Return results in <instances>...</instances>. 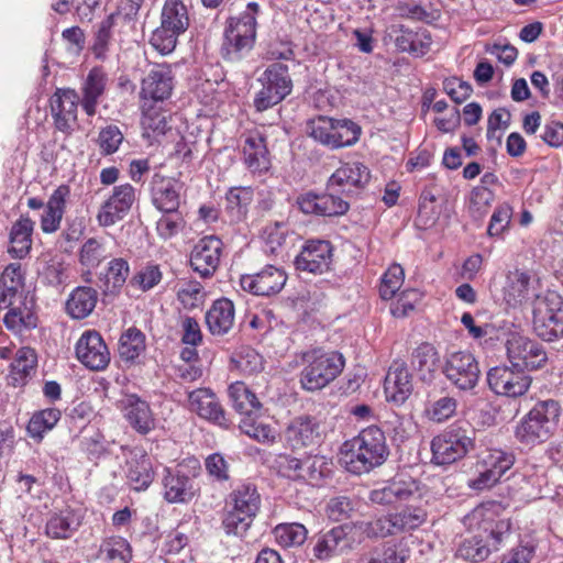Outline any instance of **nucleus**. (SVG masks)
I'll list each match as a JSON object with an SVG mask.
<instances>
[{
	"instance_id": "obj_1",
	"label": "nucleus",
	"mask_w": 563,
	"mask_h": 563,
	"mask_svg": "<svg viewBox=\"0 0 563 563\" xmlns=\"http://www.w3.org/2000/svg\"><path fill=\"white\" fill-rule=\"evenodd\" d=\"M498 505L488 503L472 510L467 519L478 530L489 534L492 544L484 543L477 536L464 539L456 551L459 558L474 563L483 562L489 556L492 550L497 551L509 537L511 523L509 519H498Z\"/></svg>"
},
{
	"instance_id": "obj_2",
	"label": "nucleus",
	"mask_w": 563,
	"mask_h": 563,
	"mask_svg": "<svg viewBox=\"0 0 563 563\" xmlns=\"http://www.w3.org/2000/svg\"><path fill=\"white\" fill-rule=\"evenodd\" d=\"M388 454L385 433L380 428L371 426L342 444L340 462L350 473L364 474L380 466Z\"/></svg>"
},
{
	"instance_id": "obj_3",
	"label": "nucleus",
	"mask_w": 563,
	"mask_h": 563,
	"mask_svg": "<svg viewBox=\"0 0 563 563\" xmlns=\"http://www.w3.org/2000/svg\"><path fill=\"white\" fill-rule=\"evenodd\" d=\"M258 11L260 5L256 2H250L240 15L228 20L221 47L225 60L240 62L251 53L256 38Z\"/></svg>"
},
{
	"instance_id": "obj_4",
	"label": "nucleus",
	"mask_w": 563,
	"mask_h": 563,
	"mask_svg": "<svg viewBox=\"0 0 563 563\" xmlns=\"http://www.w3.org/2000/svg\"><path fill=\"white\" fill-rule=\"evenodd\" d=\"M476 430L467 421H456L431 441L432 462L450 465L475 449Z\"/></svg>"
},
{
	"instance_id": "obj_5",
	"label": "nucleus",
	"mask_w": 563,
	"mask_h": 563,
	"mask_svg": "<svg viewBox=\"0 0 563 563\" xmlns=\"http://www.w3.org/2000/svg\"><path fill=\"white\" fill-rule=\"evenodd\" d=\"M561 416L558 401L548 399L537 402L516 428L517 440L526 445L547 441L554 431Z\"/></svg>"
},
{
	"instance_id": "obj_6",
	"label": "nucleus",
	"mask_w": 563,
	"mask_h": 563,
	"mask_svg": "<svg viewBox=\"0 0 563 563\" xmlns=\"http://www.w3.org/2000/svg\"><path fill=\"white\" fill-rule=\"evenodd\" d=\"M302 358L306 365L300 375V383L308 391L325 387L341 374L345 365L343 355L335 351L316 349L306 352Z\"/></svg>"
},
{
	"instance_id": "obj_7",
	"label": "nucleus",
	"mask_w": 563,
	"mask_h": 563,
	"mask_svg": "<svg viewBox=\"0 0 563 563\" xmlns=\"http://www.w3.org/2000/svg\"><path fill=\"white\" fill-rule=\"evenodd\" d=\"M223 528L228 534L242 536L251 527L261 506V496L252 484L238 486L229 497Z\"/></svg>"
},
{
	"instance_id": "obj_8",
	"label": "nucleus",
	"mask_w": 563,
	"mask_h": 563,
	"mask_svg": "<svg viewBox=\"0 0 563 563\" xmlns=\"http://www.w3.org/2000/svg\"><path fill=\"white\" fill-rule=\"evenodd\" d=\"M533 331L543 341L563 336V298L552 290L537 296L533 302Z\"/></svg>"
},
{
	"instance_id": "obj_9",
	"label": "nucleus",
	"mask_w": 563,
	"mask_h": 563,
	"mask_svg": "<svg viewBox=\"0 0 563 563\" xmlns=\"http://www.w3.org/2000/svg\"><path fill=\"white\" fill-rule=\"evenodd\" d=\"M427 511L419 506H406L395 512L378 517L365 525L364 533L369 538H385L418 529L427 520Z\"/></svg>"
},
{
	"instance_id": "obj_10",
	"label": "nucleus",
	"mask_w": 563,
	"mask_h": 563,
	"mask_svg": "<svg viewBox=\"0 0 563 563\" xmlns=\"http://www.w3.org/2000/svg\"><path fill=\"white\" fill-rule=\"evenodd\" d=\"M442 373L455 388L463 391L474 389L481 377L479 364L468 351L448 352Z\"/></svg>"
},
{
	"instance_id": "obj_11",
	"label": "nucleus",
	"mask_w": 563,
	"mask_h": 563,
	"mask_svg": "<svg viewBox=\"0 0 563 563\" xmlns=\"http://www.w3.org/2000/svg\"><path fill=\"white\" fill-rule=\"evenodd\" d=\"M258 80L262 89L254 98V107L257 111H265L279 103L291 91V79L286 65L278 63L271 65Z\"/></svg>"
},
{
	"instance_id": "obj_12",
	"label": "nucleus",
	"mask_w": 563,
	"mask_h": 563,
	"mask_svg": "<svg viewBox=\"0 0 563 563\" xmlns=\"http://www.w3.org/2000/svg\"><path fill=\"white\" fill-rule=\"evenodd\" d=\"M515 463L511 452L500 449L487 450L479 456L478 475L470 479L468 486L475 490H484L497 484Z\"/></svg>"
},
{
	"instance_id": "obj_13",
	"label": "nucleus",
	"mask_w": 563,
	"mask_h": 563,
	"mask_svg": "<svg viewBox=\"0 0 563 563\" xmlns=\"http://www.w3.org/2000/svg\"><path fill=\"white\" fill-rule=\"evenodd\" d=\"M487 382L495 394L516 398L528 391L531 377L514 365L496 366L487 373Z\"/></svg>"
},
{
	"instance_id": "obj_14",
	"label": "nucleus",
	"mask_w": 563,
	"mask_h": 563,
	"mask_svg": "<svg viewBox=\"0 0 563 563\" xmlns=\"http://www.w3.org/2000/svg\"><path fill=\"white\" fill-rule=\"evenodd\" d=\"M507 356L511 365L521 369H537L547 362L542 346L529 338L511 334L506 343Z\"/></svg>"
},
{
	"instance_id": "obj_15",
	"label": "nucleus",
	"mask_w": 563,
	"mask_h": 563,
	"mask_svg": "<svg viewBox=\"0 0 563 563\" xmlns=\"http://www.w3.org/2000/svg\"><path fill=\"white\" fill-rule=\"evenodd\" d=\"M78 361L91 371H103L110 363V351L99 332L85 331L76 343Z\"/></svg>"
},
{
	"instance_id": "obj_16",
	"label": "nucleus",
	"mask_w": 563,
	"mask_h": 563,
	"mask_svg": "<svg viewBox=\"0 0 563 563\" xmlns=\"http://www.w3.org/2000/svg\"><path fill=\"white\" fill-rule=\"evenodd\" d=\"M223 243L216 235L201 238L190 253V265L201 277L212 276L220 265Z\"/></svg>"
},
{
	"instance_id": "obj_17",
	"label": "nucleus",
	"mask_w": 563,
	"mask_h": 563,
	"mask_svg": "<svg viewBox=\"0 0 563 563\" xmlns=\"http://www.w3.org/2000/svg\"><path fill=\"white\" fill-rule=\"evenodd\" d=\"M135 200V189L130 184L115 186L112 194L103 201L97 214L101 227H110L122 220Z\"/></svg>"
},
{
	"instance_id": "obj_18",
	"label": "nucleus",
	"mask_w": 563,
	"mask_h": 563,
	"mask_svg": "<svg viewBox=\"0 0 563 563\" xmlns=\"http://www.w3.org/2000/svg\"><path fill=\"white\" fill-rule=\"evenodd\" d=\"M320 421L311 416L294 418L285 430V441L294 450L319 444L323 438Z\"/></svg>"
},
{
	"instance_id": "obj_19",
	"label": "nucleus",
	"mask_w": 563,
	"mask_h": 563,
	"mask_svg": "<svg viewBox=\"0 0 563 563\" xmlns=\"http://www.w3.org/2000/svg\"><path fill=\"white\" fill-rule=\"evenodd\" d=\"M49 103L56 129L70 133L77 122L78 93L74 89L58 88L52 95Z\"/></svg>"
},
{
	"instance_id": "obj_20",
	"label": "nucleus",
	"mask_w": 563,
	"mask_h": 563,
	"mask_svg": "<svg viewBox=\"0 0 563 563\" xmlns=\"http://www.w3.org/2000/svg\"><path fill=\"white\" fill-rule=\"evenodd\" d=\"M187 407L200 418L220 427L229 426L224 410L210 388H197L187 393Z\"/></svg>"
},
{
	"instance_id": "obj_21",
	"label": "nucleus",
	"mask_w": 563,
	"mask_h": 563,
	"mask_svg": "<svg viewBox=\"0 0 563 563\" xmlns=\"http://www.w3.org/2000/svg\"><path fill=\"white\" fill-rule=\"evenodd\" d=\"M119 408L129 426L140 434H147L156 428L155 416L147 401L130 394L119 401Z\"/></svg>"
},
{
	"instance_id": "obj_22",
	"label": "nucleus",
	"mask_w": 563,
	"mask_h": 563,
	"mask_svg": "<svg viewBox=\"0 0 563 563\" xmlns=\"http://www.w3.org/2000/svg\"><path fill=\"white\" fill-rule=\"evenodd\" d=\"M183 189L181 180L156 173L151 181L152 202L164 213L176 212Z\"/></svg>"
},
{
	"instance_id": "obj_23",
	"label": "nucleus",
	"mask_w": 563,
	"mask_h": 563,
	"mask_svg": "<svg viewBox=\"0 0 563 563\" xmlns=\"http://www.w3.org/2000/svg\"><path fill=\"white\" fill-rule=\"evenodd\" d=\"M332 262V246L323 240L308 241L295 258L298 271L312 274L328 272Z\"/></svg>"
},
{
	"instance_id": "obj_24",
	"label": "nucleus",
	"mask_w": 563,
	"mask_h": 563,
	"mask_svg": "<svg viewBox=\"0 0 563 563\" xmlns=\"http://www.w3.org/2000/svg\"><path fill=\"white\" fill-rule=\"evenodd\" d=\"M369 178V170L364 164L360 162L344 163L331 175L327 188L349 195L364 188Z\"/></svg>"
},
{
	"instance_id": "obj_25",
	"label": "nucleus",
	"mask_w": 563,
	"mask_h": 563,
	"mask_svg": "<svg viewBox=\"0 0 563 563\" xmlns=\"http://www.w3.org/2000/svg\"><path fill=\"white\" fill-rule=\"evenodd\" d=\"M287 280L286 273L273 265L265 266L261 272L241 277L243 290L256 296H271L279 292Z\"/></svg>"
},
{
	"instance_id": "obj_26",
	"label": "nucleus",
	"mask_w": 563,
	"mask_h": 563,
	"mask_svg": "<svg viewBox=\"0 0 563 563\" xmlns=\"http://www.w3.org/2000/svg\"><path fill=\"white\" fill-rule=\"evenodd\" d=\"M163 496L170 504H187L191 501L199 492L195 479L185 475L179 470L166 467L162 479Z\"/></svg>"
},
{
	"instance_id": "obj_27",
	"label": "nucleus",
	"mask_w": 563,
	"mask_h": 563,
	"mask_svg": "<svg viewBox=\"0 0 563 563\" xmlns=\"http://www.w3.org/2000/svg\"><path fill=\"white\" fill-rule=\"evenodd\" d=\"M418 483L410 476L399 474L379 487L374 488L369 499L379 505H391L408 500L418 493Z\"/></svg>"
},
{
	"instance_id": "obj_28",
	"label": "nucleus",
	"mask_w": 563,
	"mask_h": 563,
	"mask_svg": "<svg viewBox=\"0 0 563 563\" xmlns=\"http://www.w3.org/2000/svg\"><path fill=\"white\" fill-rule=\"evenodd\" d=\"M174 89V77L166 65H157L143 78L141 97L144 100L163 101L170 97Z\"/></svg>"
},
{
	"instance_id": "obj_29",
	"label": "nucleus",
	"mask_w": 563,
	"mask_h": 563,
	"mask_svg": "<svg viewBox=\"0 0 563 563\" xmlns=\"http://www.w3.org/2000/svg\"><path fill=\"white\" fill-rule=\"evenodd\" d=\"M411 375L402 361H396L389 367L384 382L386 399L397 405L404 404L412 393Z\"/></svg>"
},
{
	"instance_id": "obj_30",
	"label": "nucleus",
	"mask_w": 563,
	"mask_h": 563,
	"mask_svg": "<svg viewBox=\"0 0 563 563\" xmlns=\"http://www.w3.org/2000/svg\"><path fill=\"white\" fill-rule=\"evenodd\" d=\"M206 323L212 334H227L235 323L233 301L228 298H220L213 301L206 313Z\"/></svg>"
},
{
	"instance_id": "obj_31",
	"label": "nucleus",
	"mask_w": 563,
	"mask_h": 563,
	"mask_svg": "<svg viewBox=\"0 0 563 563\" xmlns=\"http://www.w3.org/2000/svg\"><path fill=\"white\" fill-rule=\"evenodd\" d=\"M244 163L253 174L262 175L269 170L271 159L265 139L260 134H251L246 137L244 147Z\"/></svg>"
},
{
	"instance_id": "obj_32",
	"label": "nucleus",
	"mask_w": 563,
	"mask_h": 563,
	"mask_svg": "<svg viewBox=\"0 0 563 563\" xmlns=\"http://www.w3.org/2000/svg\"><path fill=\"white\" fill-rule=\"evenodd\" d=\"M34 222L25 216L13 223L9 232L8 253L13 258H24L32 246Z\"/></svg>"
},
{
	"instance_id": "obj_33",
	"label": "nucleus",
	"mask_w": 563,
	"mask_h": 563,
	"mask_svg": "<svg viewBox=\"0 0 563 563\" xmlns=\"http://www.w3.org/2000/svg\"><path fill=\"white\" fill-rule=\"evenodd\" d=\"M439 363V353L430 343H422L412 351L411 367L423 382L430 383L433 380Z\"/></svg>"
},
{
	"instance_id": "obj_34",
	"label": "nucleus",
	"mask_w": 563,
	"mask_h": 563,
	"mask_svg": "<svg viewBox=\"0 0 563 563\" xmlns=\"http://www.w3.org/2000/svg\"><path fill=\"white\" fill-rule=\"evenodd\" d=\"M69 187L62 185L51 195L44 214L41 218V229L45 233L56 232L63 219L66 198L69 196Z\"/></svg>"
},
{
	"instance_id": "obj_35",
	"label": "nucleus",
	"mask_w": 563,
	"mask_h": 563,
	"mask_svg": "<svg viewBox=\"0 0 563 563\" xmlns=\"http://www.w3.org/2000/svg\"><path fill=\"white\" fill-rule=\"evenodd\" d=\"M106 85V74L100 68H92L81 87L82 98L80 103L87 115L96 114L99 98L103 95Z\"/></svg>"
},
{
	"instance_id": "obj_36",
	"label": "nucleus",
	"mask_w": 563,
	"mask_h": 563,
	"mask_svg": "<svg viewBox=\"0 0 563 563\" xmlns=\"http://www.w3.org/2000/svg\"><path fill=\"white\" fill-rule=\"evenodd\" d=\"M349 548V539L342 527H335L318 537L313 555L319 560H328L342 554Z\"/></svg>"
},
{
	"instance_id": "obj_37",
	"label": "nucleus",
	"mask_w": 563,
	"mask_h": 563,
	"mask_svg": "<svg viewBox=\"0 0 563 563\" xmlns=\"http://www.w3.org/2000/svg\"><path fill=\"white\" fill-rule=\"evenodd\" d=\"M98 301V292L92 287L79 286L68 296L66 312L73 319H84L95 309Z\"/></svg>"
},
{
	"instance_id": "obj_38",
	"label": "nucleus",
	"mask_w": 563,
	"mask_h": 563,
	"mask_svg": "<svg viewBox=\"0 0 563 563\" xmlns=\"http://www.w3.org/2000/svg\"><path fill=\"white\" fill-rule=\"evenodd\" d=\"M80 526L79 518L71 509L53 514L45 527L46 536L52 539H68Z\"/></svg>"
},
{
	"instance_id": "obj_39",
	"label": "nucleus",
	"mask_w": 563,
	"mask_h": 563,
	"mask_svg": "<svg viewBox=\"0 0 563 563\" xmlns=\"http://www.w3.org/2000/svg\"><path fill=\"white\" fill-rule=\"evenodd\" d=\"M530 276L516 269L509 272L503 287L504 299L509 306H517L529 298Z\"/></svg>"
},
{
	"instance_id": "obj_40",
	"label": "nucleus",
	"mask_w": 563,
	"mask_h": 563,
	"mask_svg": "<svg viewBox=\"0 0 563 563\" xmlns=\"http://www.w3.org/2000/svg\"><path fill=\"white\" fill-rule=\"evenodd\" d=\"M163 278L158 264L147 262L140 265L128 282L129 291L146 292L157 286Z\"/></svg>"
},
{
	"instance_id": "obj_41",
	"label": "nucleus",
	"mask_w": 563,
	"mask_h": 563,
	"mask_svg": "<svg viewBox=\"0 0 563 563\" xmlns=\"http://www.w3.org/2000/svg\"><path fill=\"white\" fill-rule=\"evenodd\" d=\"M228 393L233 408L241 415L252 417L253 413L261 409V402L257 397L244 383H232L229 386Z\"/></svg>"
},
{
	"instance_id": "obj_42",
	"label": "nucleus",
	"mask_w": 563,
	"mask_h": 563,
	"mask_svg": "<svg viewBox=\"0 0 563 563\" xmlns=\"http://www.w3.org/2000/svg\"><path fill=\"white\" fill-rule=\"evenodd\" d=\"M225 201V210L230 219L241 221L253 201V190L250 187H233L227 192Z\"/></svg>"
},
{
	"instance_id": "obj_43",
	"label": "nucleus",
	"mask_w": 563,
	"mask_h": 563,
	"mask_svg": "<svg viewBox=\"0 0 563 563\" xmlns=\"http://www.w3.org/2000/svg\"><path fill=\"white\" fill-rule=\"evenodd\" d=\"M161 23L167 29L183 34L189 26L186 5L180 0H166L162 10Z\"/></svg>"
},
{
	"instance_id": "obj_44",
	"label": "nucleus",
	"mask_w": 563,
	"mask_h": 563,
	"mask_svg": "<svg viewBox=\"0 0 563 563\" xmlns=\"http://www.w3.org/2000/svg\"><path fill=\"white\" fill-rule=\"evenodd\" d=\"M0 285L3 289L0 295V308H7L13 303L12 298L23 285L21 264H9L0 277Z\"/></svg>"
},
{
	"instance_id": "obj_45",
	"label": "nucleus",
	"mask_w": 563,
	"mask_h": 563,
	"mask_svg": "<svg viewBox=\"0 0 563 563\" xmlns=\"http://www.w3.org/2000/svg\"><path fill=\"white\" fill-rule=\"evenodd\" d=\"M457 399L445 395L434 400H429L424 407V417L434 423H444L456 415Z\"/></svg>"
},
{
	"instance_id": "obj_46",
	"label": "nucleus",
	"mask_w": 563,
	"mask_h": 563,
	"mask_svg": "<svg viewBox=\"0 0 563 563\" xmlns=\"http://www.w3.org/2000/svg\"><path fill=\"white\" fill-rule=\"evenodd\" d=\"M307 132L313 140L333 150L338 133L336 119L322 115L312 119L307 124Z\"/></svg>"
},
{
	"instance_id": "obj_47",
	"label": "nucleus",
	"mask_w": 563,
	"mask_h": 563,
	"mask_svg": "<svg viewBox=\"0 0 563 563\" xmlns=\"http://www.w3.org/2000/svg\"><path fill=\"white\" fill-rule=\"evenodd\" d=\"M60 419V411L47 408L35 412L29 421L27 432L31 438L42 440L44 433L52 430Z\"/></svg>"
},
{
	"instance_id": "obj_48",
	"label": "nucleus",
	"mask_w": 563,
	"mask_h": 563,
	"mask_svg": "<svg viewBox=\"0 0 563 563\" xmlns=\"http://www.w3.org/2000/svg\"><path fill=\"white\" fill-rule=\"evenodd\" d=\"M129 274L130 266L124 258L110 261L104 276V292L117 294L126 283Z\"/></svg>"
},
{
	"instance_id": "obj_49",
	"label": "nucleus",
	"mask_w": 563,
	"mask_h": 563,
	"mask_svg": "<svg viewBox=\"0 0 563 563\" xmlns=\"http://www.w3.org/2000/svg\"><path fill=\"white\" fill-rule=\"evenodd\" d=\"M274 536L277 543L284 548L299 547L306 541L308 530L298 522L279 523L274 529Z\"/></svg>"
},
{
	"instance_id": "obj_50",
	"label": "nucleus",
	"mask_w": 563,
	"mask_h": 563,
	"mask_svg": "<svg viewBox=\"0 0 563 563\" xmlns=\"http://www.w3.org/2000/svg\"><path fill=\"white\" fill-rule=\"evenodd\" d=\"M145 350V336L135 329H128L120 338L119 353L125 361H133Z\"/></svg>"
},
{
	"instance_id": "obj_51",
	"label": "nucleus",
	"mask_w": 563,
	"mask_h": 563,
	"mask_svg": "<svg viewBox=\"0 0 563 563\" xmlns=\"http://www.w3.org/2000/svg\"><path fill=\"white\" fill-rule=\"evenodd\" d=\"M100 552L109 563H129L132 556L130 544L121 537L104 540L100 547Z\"/></svg>"
},
{
	"instance_id": "obj_52",
	"label": "nucleus",
	"mask_w": 563,
	"mask_h": 563,
	"mask_svg": "<svg viewBox=\"0 0 563 563\" xmlns=\"http://www.w3.org/2000/svg\"><path fill=\"white\" fill-rule=\"evenodd\" d=\"M240 429L250 438H253L262 443H274L277 437V432L273 427L260 422L252 417H244L240 421Z\"/></svg>"
},
{
	"instance_id": "obj_53",
	"label": "nucleus",
	"mask_w": 563,
	"mask_h": 563,
	"mask_svg": "<svg viewBox=\"0 0 563 563\" xmlns=\"http://www.w3.org/2000/svg\"><path fill=\"white\" fill-rule=\"evenodd\" d=\"M235 367L245 375H252L263 368V357L252 347H241L232 357Z\"/></svg>"
},
{
	"instance_id": "obj_54",
	"label": "nucleus",
	"mask_w": 563,
	"mask_h": 563,
	"mask_svg": "<svg viewBox=\"0 0 563 563\" xmlns=\"http://www.w3.org/2000/svg\"><path fill=\"white\" fill-rule=\"evenodd\" d=\"M336 130L333 150L356 144L362 134V128L350 119H336Z\"/></svg>"
},
{
	"instance_id": "obj_55",
	"label": "nucleus",
	"mask_w": 563,
	"mask_h": 563,
	"mask_svg": "<svg viewBox=\"0 0 563 563\" xmlns=\"http://www.w3.org/2000/svg\"><path fill=\"white\" fill-rule=\"evenodd\" d=\"M396 12L400 18L426 23H430L438 18V12L435 10L429 9L413 1H399L396 5Z\"/></svg>"
},
{
	"instance_id": "obj_56",
	"label": "nucleus",
	"mask_w": 563,
	"mask_h": 563,
	"mask_svg": "<svg viewBox=\"0 0 563 563\" xmlns=\"http://www.w3.org/2000/svg\"><path fill=\"white\" fill-rule=\"evenodd\" d=\"M180 33L161 25L152 33L150 44L162 55H167L176 48Z\"/></svg>"
},
{
	"instance_id": "obj_57",
	"label": "nucleus",
	"mask_w": 563,
	"mask_h": 563,
	"mask_svg": "<svg viewBox=\"0 0 563 563\" xmlns=\"http://www.w3.org/2000/svg\"><path fill=\"white\" fill-rule=\"evenodd\" d=\"M404 269L400 265H391L382 277L379 295L384 300L391 299L404 284Z\"/></svg>"
},
{
	"instance_id": "obj_58",
	"label": "nucleus",
	"mask_w": 563,
	"mask_h": 563,
	"mask_svg": "<svg viewBox=\"0 0 563 563\" xmlns=\"http://www.w3.org/2000/svg\"><path fill=\"white\" fill-rule=\"evenodd\" d=\"M306 471L308 483L319 485L332 472V462L323 455H308Z\"/></svg>"
},
{
	"instance_id": "obj_59",
	"label": "nucleus",
	"mask_w": 563,
	"mask_h": 563,
	"mask_svg": "<svg viewBox=\"0 0 563 563\" xmlns=\"http://www.w3.org/2000/svg\"><path fill=\"white\" fill-rule=\"evenodd\" d=\"M328 191L327 194L319 195V216L335 217L344 214L349 210V202L336 195L340 191Z\"/></svg>"
},
{
	"instance_id": "obj_60",
	"label": "nucleus",
	"mask_w": 563,
	"mask_h": 563,
	"mask_svg": "<svg viewBox=\"0 0 563 563\" xmlns=\"http://www.w3.org/2000/svg\"><path fill=\"white\" fill-rule=\"evenodd\" d=\"M356 503L347 496L331 498L325 507V514L332 521L340 522L349 519L355 510Z\"/></svg>"
},
{
	"instance_id": "obj_61",
	"label": "nucleus",
	"mask_w": 563,
	"mask_h": 563,
	"mask_svg": "<svg viewBox=\"0 0 563 563\" xmlns=\"http://www.w3.org/2000/svg\"><path fill=\"white\" fill-rule=\"evenodd\" d=\"M279 472L291 479H302L308 482V473L306 471L307 456L303 459H297L295 456L285 454L280 455L278 461Z\"/></svg>"
},
{
	"instance_id": "obj_62",
	"label": "nucleus",
	"mask_w": 563,
	"mask_h": 563,
	"mask_svg": "<svg viewBox=\"0 0 563 563\" xmlns=\"http://www.w3.org/2000/svg\"><path fill=\"white\" fill-rule=\"evenodd\" d=\"M126 477L133 489L142 490L147 488L153 481L150 463L146 460L130 463Z\"/></svg>"
},
{
	"instance_id": "obj_63",
	"label": "nucleus",
	"mask_w": 563,
	"mask_h": 563,
	"mask_svg": "<svg viewBox=\"0 0 563 563\" xmlns=\"http://www.w3.org/2000/svg\"><path fill=\"white\" fill-rule=\"evenodd\" d=\"M37 363L36 353L31 347H22L16 352L15 358L11 364V374L14 379L23 378L35 368Z\"/></svg>"
},
{
	"instance_id": "obj_64",
	"label": "nucleus",
	"mask_w": 563,
	"mask_h": 563,
	"mask_svg": "<svg viewBox=\"0 0 563 563\" xmlns=\"http://www.w3.org/2000/svg\"><path fill=\"white\" fill-rule=\"evenodd\" d=\"M106 256L103 244L95 238L88 239L79 253L80 263L90 268L97 267Z\"/></svg>"
}]
</instances>
